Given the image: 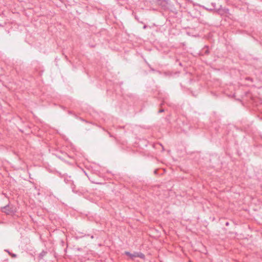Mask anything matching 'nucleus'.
<instances>
[{"instance_id":"obj_1","label":"nucleus","mask_w":262,"mask_h":262,"mask_svg":"<svg viewBox=\"0 0 262 262\" xmlns=\"http://www.w3.org/2000/svg\"><path fill=\"white\" fill-rule=\"evenodd\" d=\"M125 254L128 256L130 259H134L135 257H140L141 258H144V255L141 253L135 252L131 254L128 252H125Z\"/></svg>"}]
</instances>
